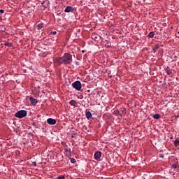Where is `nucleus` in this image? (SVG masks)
I'll return each instance as SVG.
<instances>
[{"mask_svg": "<svg viewBox=\"0 0 179 179\" xmlns=\"http://www.w3.org/2000/svg\"><path fill=\"white\" fill-rule=\"evenodd\" d=\"M153 118H155V120H159V118H160V115L155 114L153 115Z\"/></svg>", "mask_w": 179, "mask_h": 179, "instance_id": "2eb2a0df", "label": "nucleus"}, {"mask_svg": "<svg viewBox=\"0 0 179 179\" xmlns=\"http://www.w3.org/2000/svg\"><path fill=\"white\" fill-rule=\"evenodd\" d=\"M159 45H156L153 48H152V52H156V51H157V50H159Z\"/></svg>", "mask_w": 179, "mask_h": 179, "instance_id": "9b49d317", "label": "nucleus"}, {"mask_svg": "<svg viewBox=\"0 0 179 179\" xmlns=\"http://www.w3.org/2000/svg\"><path fill=\"white\" fill-rule=\"evenodd\" d=\"M27 115V111L24 110H19L15 114V117H16L17 118H24V117H26Z\"/></svg>", "mask_w": 179, "mask_h": 179, "instance_id": "f03ea898", "label": "nucleus"}, {"mask_svg": "<svg viewBox=\"0 0 179 179\" xmlns=\"http://www.w3.org/2000/svg\"><path fill=\"white\" fill-rule=\"evenodd\" d=\"M44 27V24L43 23H40L38 24V30H41V29H43V27Z\"/></svg>", "mask_w": 179, "mask_h": 179, "instance_id": "4468645a", "label": "nucleus"}, {"mask_svg": "<svg viewBox=\"0 0 179 179\" xmlns=\"http://www.w3.org/2000/svg\"><path fill=\"white\" fill-rule=\"evenodd\" d=\"M64 12L69 13V12H73V8L72 6H67L64 10Z\"/></svg>", "mask_w": 179, "mask_h": 179, "instance_id": "0eeeda50", "label": "nucleus"}, {"mask_svg": "<svg viewBox=\"0 0 179 179\" xmlns=\"http://www.w3.org/2000/svg\"><path fill=\"white\" fill-rule=\"evenodd\" d=\"M33 164H34V166H37V164H36V162H33Z\"/></svg>", "mask_w": 179, "mask_h": 179, "instance_id": "a878e982", "label": "nucleus"}, {"mask_svg": "<svg viewBox=\"0 0 179 179\" xmlns=\"http://www.w3.org/2000/svg\"><path fill=\"white\" fill-rule=\"evenodd\" d=\"M94 157L95 159V160H99V159H100L101 157V152L100 151H97L95 152Z\"/></svg>", "mask_w": 179, "mask_h": 179, "instance_id": "39448f33", "label": "nucleus"}, {"mask_svg": "<svg viewBox=\"0 0 179 179\" xmlns=\"http://www.w3.org/2000/svg\"><path fill=\"white\" fill-rule=\"evenodd\" d=\"M172 168H173V169H179V165L177 164H173L172 165Z\"/></svg>", "mask_w": 179, "mask_h": 179, "instance_id": "dca6fc26", "label": "nucleus"}, {"mask_svg": "<svg viewBox=\"0 0 179 179\" xmlns=\"http://www.w3.org/2000/svg\"><path fill=\"white\" fill-rule=\"evenodd\" d=\"M106 44H105V47H106L107 48L111 47V43L108 42V41L106 40Z\"/></svg>", "mask_w": 179, "mask_h": 179, "instance_id": "f8f14e48", "label": "nucleus"}, {"mask_svg": "<svg viewBox=\"0 0 179 179\" xmlns=\"http://www.w3.org/2000/svg\"><path fill=\"white\" fill-rule=\"evenodd\" d=\"M71 163H76V159H75V158H71Z\"/></svg>", "mask_w": 179, "mask_h": 179, "instance_id": "6ab92c4d", "label": "nucleus"}, {"mask_svg": "<svg viewBox=\"0 0 179 179\" xmlns=\"http://www.w3.org/2000/svg\"><path fill=\"white\" fill-rule=\"evenodd\" d=\"M92 38L93 40H97V38H99V37H98V36H94V35H92Z\"/></svg>", "mask_w": 179, "mask_h": 179, "instance_id": "412c9836", "label": "nucleus"}, {"mask_svg": "<svg viewBox=\"0 0 179 179\" xmlns=\"http://www.w3.org/2000/svg\"><path fill=\"white\" fill-rule=\"evenodd\" d=\"M56 62H58L59 65L61 64H64V65H68L72 62V55L69 53H65L63 57H59Z\"/></svg>", "mask_w": 179, "mask_h": 179, "instance_id": "f257e3e1", "label": "nucleus"}, {"mask_svg": "<svg viewBox=\"0 0 179 179\" xmlns=\"http://www.w3.org/2000/svg\"><path fill=\"white\" fill-rule=\"evenodd\" d=\"M51 34L55 35V34H57V31H54L51 32Z\"/></svg>", "mask_w": 179, "mask_h": 179, "instance_id": "b1692460", "label": "nucleus"}, {"mask_svg": "<svg viewBox=\"0 0 179 179\" xmlns=\"http://www.w3.org/2000/svg\"><path fill=\"white\" fill-rule=\"evenodd\" d=\"M120 110H115V113L116 114V115H120Z\"/></svg>", "mask_w": 179, "mask_h": 179, "instance_id": "5701e85b", "label": "nucleus"}, {"mask_svg": "<svg viewBox=\"0 0 179 179\" xmlns=\"http://www.w3.org/2000/svg\"><path fill=\"white\" fill-rule=\"evenodd\" d=\"M57 179H65V176H58Z\"/></svg>", "mask_w": 179, "mask_h": 179, "instance_id": "4be33fe9", "label": "nucleus"}, {"mask_svg": "<svg viewBox=\"0 0 179 179\" xmlns=\"http://www.w3.org/2000/svg\"><path fill=\"white\" fill-rule=\"evenodd\" d=\"M148 37H150V38H153V37H155V32L154 31L150 32L148 34Z\"/></svg>", "mask_w": 179, "mask_h": 179, "instance_id": "ddd939ff", "label": "nucleus"}, {"mask_svg": "<svg viewBox=\"0 0 179 179\" xmlns=\"http://www.w3.org/2000/svg\"><path fill=\"white\" fill-rule=\"evenodd\" d=\"M166 73H167V75H171V73H173V72L171 71V70H166Z\"/></svg>", "mask_w": 179, "mask_h": 179, "instance_id": "aec40b11", "label": "nucleus"}, {"mask_svg": "<svg viewBox=\"0 0 179 179\" xmlns=\"http://www.w3.org/2000/svg\"><path fill=\"white\" fill-rule=\"evenodd\" d=\"M82 52H85V50H83Z\"/></svg>", "mask_w": 179, "mask_h": 179, "instance_id": "bb28decb", "label": "nucleus"}, {"mask_svg": "<svg viewBox=\"0 0 179 179\" xmlns=\"http://www.w3.org/2000/svg\"><path fill=\"white\" fill-rule=\"evenodd\" d=\"M69 104L70 106H73V107H75V106H76L78 103L75 100H71L70 101Z\"/></svg>", "mask_w": 179, "mask_h": 179, "instance_id": "9d476101", "label": "nucleus"}, {"mask_svg": "<svg viewBox=\"0 0 179 179\" xmlns=\"http://www.w3.org/2000/svg\"><path fill=\"white\" fill-rule=\"evenodd\" d=\"M85 115L87 120H90V118H92V113L90 111L86 112Z\"/></svg>", "mask_w": 179, "mask_h": 179, "instance_id": "1a4fd4ad", "label": "nucleus"}, {"mask_svg": "<svg viewBox=\"0 0 179 179\" xmlns=\"http://www.w3.org/2000/svg\"><path fill=\"white\" fill-rule=\"evenodd\" d=\"M5 11L3 9L0 10V13H3Z\"/></svg>", "mask_w": 179, "mask_h": 179, "instance_id": "393cba45", "label": "nucleus"}, {"mask_svg": "<svg viewBox=\"0 0 179 179\" xmlns=\"http://www.w3.org/2000/svg\"><path fill=\"white\" fill-rule=\"evenodd\" d=\"M72 86L76 90H80L82 89V83H80V81H76L72 84Z\"/></svg>", "mask_w": 179, "mask_h": 179, "instance_id": "7ed1b4c3", "label": "nucleus"}, {"mask_svg": "<svg viewBox=\"0 0 179 179\" xmlns=\"http://www.w3.org/2000/svg\"><path fill=\"white\" fill-rule=\"evenodd\" d=\"M175 146H179V140H176L174 141Z\"/></svg>", "mask_w": 179, "mask_h": 179, "instance_id": "a211bd4d", "label": "nucleus"}, {"mask_svg": "<svg viewBox=\"0 0 179 179\" xmlns=\"http://www.w3.org/2000/svg\"><path fill=\"white\" fill-rule=\"evenodd\" d=\"M120 115H125L127 114V109L122 108L120 109Z\"/></svg>", "mask_w": 179, "mask_h": 179, "instance_id": "6e6552de", "label": "nucleus"}, {"mask_svg": "<svg viewBox=\"0 0 179 179\" xmlns=\"http://www.w3.org/2000/svg\"><path fill=\"white\" fill-rule=\"evenodd\" d=\"M4 45H6L7 47H12V43L6 42L4 43Z\"/></svg>", "mask_w": 179, "mask_h": 179, "instance_id": "f3484780", "label": "nucleus"}, {"mask_svg": "<svg viewBox=\"0 0 179 179\" xmlns=\"http://www.w3.org/2000/svg\"><path fill=\"white\" fill-rule=\"evenodd\" d=\"M47 122L49 125H55V124H57V120L55 119L48 118Z\"/></svg>", "mask_w": 179, "mask_h": 179, "instance_id": "20e7f679", "label": "nucleus"}, {"mask_svg": "<svg viewBox=\"0 0 179 179\" xmlns=\"http://www.w3.org/2000/svg\"><path fill=\"white\" fill-rule=\"evenodd\" d=\"M29 100L33 106H36L38 103L37 99H34L33 96H30Z\"/></svg>", "mask_w": 179, "mask_h": 179, "instance_id": "423d86ee", "label": "nucleus"}]
</instances>
